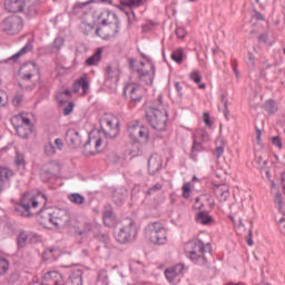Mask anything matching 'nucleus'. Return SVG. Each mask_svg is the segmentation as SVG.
Masks as SVG:
<instances>
[{
    "label": "nucleus",
    "instance_id": "20e7f679",
    "mask_svg": "<svg viewBox=\"0 0 285 285\" xmlns=\"http://www.w3.org/2000/svg\"><path fill=\"white\" fill-rule=\"evenodd\" d=\"M115 237L119 244H128L137 236V223L132 218H125L115 227Z\"/></svg>",
    "mask_w": 285,
    "mask_h": 285
},
{
    "label": "nucleus",
    "instance_id": "7ed1b4c3",
    "mask_svg": "<svg viewBox=\"0 0 285 285\" xmlns=\"http://www.w3.org/2000/svg\"><path fill=\"white\" fill-rule=\"evenodd\" d=\"M94 21L99 26H112V30L107 37H116L119 33V18L108 9L98 8L92 12Z\"/></svg>",
    "mask_w": 285,
    "mask_h": 285
},
{
    "label": "nucleus",
    "instance_id": "7c9ffc66",
    "mask_svg": "<svg viewBox=\"0 0 285 285\" xmlns=\"http://www.w3.org/2000/svg\"><path fill=\"white\" fill-rule=\"evenodd\" d=\"M10 269V262L8 258L0 256V276L7 275Z\"/></svg>",
    "mask_w": 285,
    "mask_h": 285
},
{
    "label": "nucleus",
    "instance_id": "aec40b11",
    "mask_svg": "<svg viewBox=\"0 0 285 285\" xmlns=\"http://www.w3.org/2000/svg\"><path fill=\"white\" fill-rule=\"evenodd\" d=\"M90 144H94L96 150H99L101 146V138H95V137L92 138L89 136L88 140L83 145V155H87V156L95 155V151L88 150V146H90Z\"/></svg>",
    "mask_w": 285,
    "mask_h": 285
},
{
    "label": "nucleus",
    "instance_id": "09e8293b",
    "mask_svg": "<svg viewBox=\"0 0 285 285\" xmlns=\"http://www.w3.org/2000/svg\"><path fill=\"white\" fill-rule=\"evenodd\" d=\"M18 75L23 83L32 81V77H35L31 73H23L22 71H18Z\"/></svg>",
    "mask_w": 285,
    "mask_h": 285
},
{
    "label": "nucleus",
    "instance_id": "a19ab883",
    "mask_svg": "<svg viewBox=\"0 0 285 285\" xmlns=\"http://www.w3.org/2000/svg\"><path fill=\"white\" fill-rule=\"evenodd\" d=\"M18 246L19 248H23L26 246V242H28V234L21 232L18 236Z\"/></svg>",
    "mask_w": 285,
    "mask_h": 285
},
{
    "label": "nucleus",
    "instance_id": "c9c22d12",
    "mask_svg": "<svg viewBox=\"0 0 285 285\" xmlns=\"http://www.w3.org/2000/svg\"><path fill=\"white\" fill-rule=\"evenodd\" d=\"M68 199L71 200L72 204H77L78 206H80V204H83V202H86V198L81 195V194H70L68 196Z\"/></svg>",
    "mask_w": 285,
    "mask_h": 285
},
{
    "label": "nucleus",
    "instance_id": "bb28decb",
    "mask_svg": "<svg viewBox=\"0 0 285 285\" xmlns=\"http://www.w3.org/2000/svg\"><path fill=\"white\" fill-rule=\"evenodd\" d=\"M70 281H71V284H73V285H81V284H83V272H81L80 269L75 271L70 275Z\"/></svg>",
    "mask_w": 285,
    "mask_h": 285
},
{
    "label": "nucleus",
    "instance_id": "680f3d73",
    "mask_svg": "<svg viewBox=\"0 0 285 285\" xmlns=\"http://www.w3.org/2000/svg\"><path fill=\"white\" fill-rule=\"evenodd\" d=\"M8 104V94L0 91V106H6Z\"/></svg>",
    "mask_w": 285,
    "mask_h": 285
},
{
    "label": "nucleus",
    "instance_id": "ddd939ff",
    "mask_svg": "<svg viewBox=\"0 0 285 285\" xmlns=\"http://www.w3.org/2000/svg\"><path fill=\"white\" fill-rule=\"evenodd\" d=\"M26 8V0H6L4 1V10L7 12L17 13L23 12Z\"/></svg>",
    "mask_w": 285,
    "mask_h": 285
},
{
    "label": "nucleus",
    "instance_id": "6e6552de",
    "mask_svg": "<svg viewBox=\"0 0 285 285\" xmlns=\"http://www.w3.org/2000/svg\"><path fill=\"white\" fill-rule=\"evenodd\" d=\"M100 130L104 132L105 137L109 139H115L119 135V120L112 115H105L99 120Z\"/></svg>",
    "mask_w": 285,
    "mask_h": 285
},
{
    "label": "nucleus",
    "instance_id": "4468645a",
    "mask_svg": "<svg viewBox=\"0 0 285 285\" xmlns=\"http://www.w3.org/2000/svg\"><path fill=\"white\" fill-rule=\"evenodd\" d=\"M138 78L144 81L146 86H153L155 79V66L151 65L150 70L137 69Z\"/></svg>",
    "mask_w": 285,
    "mask_h": 285
},
{
    "label": "nucleus",
    "instance_id": "a878e982",
    "mask_svg": "<svg viewBox=\"0 0 285 285\" xmlns=\"http://www.w3.org/2000/svg\"><path fill=\"white\" fill-rule=\"evenodd\" d=\"M14 175L12 169L8 167H0V183L10 181V178Z\"/></svg>",
    "mask_w": 285,
    "mask_h": 285
},
{
    "label": "nucleus",
    "instance_id": "6e6d98bb",
    "mask_svg": "<svg viewBox=\"0 0 285 285\" xmlns=\"http://www.w3.org/2000/svg\"><path fill=\"white\" fill-rule=\"evenodd\" d=\"M106 75L107 79H115V75L117 77V71L112 70L111 66H107Z\"/></svg>",
    "mask_w": 285,
    "mask_h": 285
},
{
    "label": "nucleus",
    "instance_id": "5701e85b",
    "mask_svg": "<svg viewBox=\"0 0 285 285\" xmlns=\"http://www.w3.org/2000/svg\"><path fill=\"white\" fill-rule=\"evenodd\" d=\"M32 51V43L28 42L22 49H20L16 55H13L11 58L8 59V61H19V57H22V55H28V52Z\"/></svg>",
    "mask_w": 285,
    "mask_h": 285
},
{
    "label": "nucleus",
    "instance_id": "9b49d317",
    "mask_svg": "<svg viewBox=\"0 0 285 285\" xmlns=\"http://www.w3.org/2000/svg\"><path fill=\"white\" fill-rule=\"evenodd\" d=\"M213 191L219 202H228L230 189L227 184H214Z\"/></svg>",
    "mask_w": 285,
    "mask_h": 285
},
{
    "label": "nucleus",
    "instance_id": "338daca9",
    "mask_svg": "<svg viewBox=\"0 0 285 285\" xmlns=\"http://www.w3.org/2000/svg\"><path fill=\"white\" fill-rule=\"evenodd\" d=\"M55 145L57 146L58 150H63V140H61V138H57L55 140Z\"/></svg>",
    "mask_w": 285,
    "mask_h": 285
},
{
    "label": "nucleus",
    "instance_id": "6ab92c4d",
    "mask_svg": "<svg viewBox=\"0 0 285 285\" xmlns=\"http://www.w3.org/2000/svg\"><path fill=\"white\" fill-rule=\"evenodd\" d=\"M138 89L137 87H135V85H127L124 88V96L126 97V95L129 94V97L131 99V101H135V104L141 101V95L137 94Z\"/></svg>",
    "mask_w": 285,
    "mask_h": 285
},
{
    "label": "nucleus",
    "instance_id": "79ce46f5",
    "mask_svg": "<svg viewBox=\"0 0 285 285\" xmlns=\"http://www.w3.org/2000/svg\"><path fill=\"white\" fill-rule=\"evenodd\" d=\"M14 164L16 166H21L22 168H26V158L19 151L16 154Z\"/></svg>",
    "mask_w": 285,
    "mask_h": 285
},
{
    "label": "nucleus",
    "instance_id": "f3484780",
    "mask_svg": "<svg viewBox=\"0 0 285 285\" xmlns=\"http://www.w3.org/2000/svg\"><path fill=\"white\" fill-rule=\"evenodd\" d=\"M181 273H184V264L181 263L165 269V276L170 283L175 282V279L178 277V275H181Z\"/></svg>",
    "mask_w": 285,
    "mask_h": 285
},
{
    "label": "nucleus",
    "instance_id": "3c124183",
    "mask_svg": "<svg viewBox=\"0 0 285 285\" xmlns=\"http://www.w3.org/2000/svg\"><path fill=\"white\" fill-rule=\"evenodd\" d=\"M189 78L194 83H202V75H199V71H193L189 75Z\"/></svg>",
    "mask_w": 285,
    "mask_h": 285
},
{
    "label": "nucleus",
    "instance_id": "5fc2aeb1",
    "mask_svg": "<svg viewBox=\"0 0 285 285\" xmlns=\"http://www.w3.org/2000/svg\"><path fill=\"white\" fill-rule=\"evenodd\" d=\"M248 68H250V70H255V56H253L252 52L248 53V62H247Z\"/></svg>",
    "mask_w": 285,
    "mask_h": 285
},
{
    "label": "nucleus",
    "instance_id": "603ef678",
    "mask_svg": "<svg viewBox=\"0 0 285 285\" xmlns=\"http://www.w3.org/2000/svg\"><path fill=\"white\" fill-rule=\"evenodd\" d=\"M175 35L178 37V39H186V35L188 33L184 27H178L175 30Z\"/></svg>",
    "mask_w": 285,
    "mask_h": 285
},
{
    "label": "nucleus",
    "instance_id": "4d7b16f0",
    "mask_svg": "<svg viewBox=\"0 0 285 285\" xmlns=\"http://www.w3.org/2000/svg\"><path fill=\"white\" fill-rule=\"evenodd\" d=\"M272 144L273 146H276L277 148L282 149L283 145H282V138H279V136H275L272 138Z\"/></svg>",
    "mask_w": 285,
    "mask_h": 285
},
{
    "label": "nucleus",
    "instance_id": "e433bc0d",
    "mask_svg": "<svg viewBox=\"0 0 285 285\" xmlns=\"http://www.w3.org/2000/svg\"><path fill=\"white\" fill-rule=\"evenodd\" d=\"M24 14L26 17H28V19H32L37 17L38 14L37 4H30L29 7H27V9L24 10Z\"/></svg>",
    "mask_w": 285,
    "mask_h": 285
},
{
    "label": "nucleus",
    "instance_id": "13d9d810",
    "mask_svg": "<svg viewBox=\"0 0 285 285\" xmlns=\"http://www.w3.org/2000/svg\"><path fill=\"white\" fill-rule=\"evenodd\" d=\"M72 108H75V102L70 101L67 107L63 109L65 117H68L72 112Z\"/></svg>",
    "mask_w": 285,
    "mask_h": 285
},
{
    "label": "nucleus",
    "instance_id": "bf43d9fd",
    "mask_svg": "<svg viewBox=\"0 0 285 285\" xmlns=\"http://www.w3.org/2000/svg\"><path fill=\"white\" fill-rule=\"evenodd\" d=\"M20 126H29V127H35V125L32 124V121H30L29 118H26L23 116H20Z\"/></svg>",
    "mask_w": 285,
    "mask_h": 285
},
{
    "label": "nucleus",
    "instance_id": "393cba45",
    "mask_svg": "<svg viewBox=\"0 0 285 285\" xmlns=\"http://www.w3.org/2000/svg\"><path fill=\"white\" fill-rule=\"evenodd\" d=\"M277 72V66L275 65H266L265 68L261 69V77L266 79L267 77H273Z\"/></svg>",
    "mask_w": 285,
    "mask_h": 285
},
{
    "label": "nucleus",
    "instance_id": "412c9836",
    "mask_svg": "<svg viewBox=\"0 0 285 285\" xmlns=\"http://www.w3.org/2000/svg\"><path fill=\"white\" fill-rule=\"evenodd\" d=\"M17 135L21 137V139H28L32 132H35V127L26 126V125H17L16 126Z\"/></svg>",
    "mask_w": 285,
    "mask_h": 285
},
{
    "label": "nucleus",
    "instance_id": "69168bd1",
    "mask_svg": "<svg viewBox=\"0 0 285 285\" xmlns=\"http://www.w3.org/2000/svg\"><path fill=\"white\" fill-rule=\"evenodd\" d=\"M23 101V97L22 96H16L13 99H12V104L13 106H20L21 102Z\"/></svg>",
    "mask_w": 285,
    "mask_h": 285
},
{
    "label": "nucleus",
    "instance_id": "052dcab7",
    "mask_svg": "<svg viewBox=\"0 0 285 285\" xmlns=\"http://www.w3.org/2000/svg\"><path fill=\"white\" fill-rule=\"evenodd\" d=\"M161 184L158 183L147 190V195H153V193H157V190H161Z\"/></svg>",
    "mask_w": 285,
    "mask_h": 285
},
{
    "label": "nucleus",
    "instance_id": "49530a36",
    "mask_svg": "<svg viewBox=\"0 0 285 285\" xmlns=\"http://www.w3.org/2000/svg\"><path fill=\"white\" fill-rule=\"evenodd\" d=\"M275 204L278 206V213H282V208L284 206V202L282 200V194L277 191L274 197Z\"/></svg>",
    "mask_w": 285,
    "mask_h": 285
},
{
    "label": "nucleus",
    "instance_id": "2eb2a0df",
    "mask_svg": "<svg viewBox=\"0 0 285 285\" xmlns=\"http://www.w3.org/2000/svg\"><path fill=\"white\" fill-rule=\"evenodd\" d=\"M161 170V157L159 155H151L148 159L149 175H157Z\"/></svg>",
    "mask_w": 285,
    "mask_h": 285
},
{
    "label": "nucleus",
    "instance_id": "58836bf2",
    "mask_svg": "<svg viewBox=\"0 0 285 285\" xmlns=\"http://www.w3.org/2000/svg\"><path fill=\"white\" fill-rule=\"evenodd\" d=\"M78 83L80 88L82 89V95H88V90H90V82L86 78H79Z\"/></svg>",
    "mask_w": 285,
    "mask_h": 285
},
{
    "label": "nucleus",
    "instance_id": "72a5a7b5",
    "mask_svg": "<svg viewBox=\"0 0 285 285\" xmlns=\"http://www.w3.org/2000/svg\"><path fill=\"white\" fill-rule=\"evenodd\" d=\"M90 3H95V0L76 3L72 8V14H75V16L79 14V12H81V10H83V8H86V6H90Z\"/></svg>",
    "mask_w": 285,
    "mask_h": 285
},
{
    "label": "nucleus",
    "instance_id": "f03ea898",
    "mask_svg": "<svg viewBox=\"0 0 285 285\" xmlns=\"http://www.w3.org/2000/svg\"><path fill=\"white\" fill-rule=\"evenodd\" d=\"M186 249L189 255V259H191L194 264H197L198 266H206L208 259L206 258L205 253H210L213 247L210 246V243L204 245L202 240H189L186 244Z\"/></svg>",
    "mask_w": 285,
    "mask_h": 285
},
{
    "label": "nucleus",
    "instance_id": "9d476101",
    "mask_svg": "<svg viewBox=\"0 0 285 285\" xmlns=\"http://www.w3.org/2000/svg\"><path fill=\"white\" fill-rule=\"evenodd\" d=\"M71 219L72 216H70V212L68 209H59L53 213V226H56V228H59V226H70Z\"/></svg>",
    "mask_w": 285,
    "mask_h": 285
},
{
    "label": "nucleus",
    "instance_id": "a18cd8bd",
    "mask_svg": "<svg viewBox=\"0 0 285 285\" xmlns=\"http://www.w3.org/2000/svg\"><path fill=\"white\" fill-rule=\"evenodd\" d=\"M95 239L101 242L102 244H108V239H110V235L98 233L95 235Z\"/></svg>",
    "mask_w": 285,
    "mask_h": 285
},
{
    "label": "nucleus",
    "instance_id": "c85d7f7f",
    "mask_svg": "<svg viewBox=\"0 0 285 285\" xmlns=\"http://www.w3.org/2000/svg\"><path fill=\"white\" fill-rule=\"evenodd\" d=\"M263 108L266 110V112H268V115H275V112H277V102H275L273 99L267 100L263 105Z\"/></svg>",
    "mask_w": 285,
    "mask_h": 285
},
{
    "label": "nucleus",
    "instance_id": "a211bd4d",
    "mask_svg": "<svg viewBox=\"0 0 285 285\" xmlns=\"http://www.w3.org/2000/svg\"><path fill=\"white\" fill-rule=\"evenodd\" d=\"M19 72H23L24 75H31L33 77H38L39 79V66L36 62H26L19 69Z\"/></svg>",
    "mask_w": 285,
    "mask_h": 285
},
{
    "label": "nucleus",
    "instance_id": "dca6fc26",
    "mask_svg": "<svg viewBox=\"0 0 285 285\" xmlns=\"http://www.w3.org/2000/svg\"><path fill=\"white\" fill-rule=\"evenodd\" d=\"M36 215L41 226L46 227L48 224H53L55 222L53 213H50L48 209H40Z\"/></svg>",
    "mask_w": 285,
    "mask_h": 285
},
{
    "label": "nucleus",
    "instance_id": "e2e57ef3",
    "mask_svg": "<svg viewBox=\"0 0 285 285\" xmlns=\"http://www.w3.org/2000/svg\"><path fill=\"white\" fill-rule=\"evenodd\" d=\"M98 279H101V282H107L108 281V274L105 269H101L98 273Z\"/></svg>",
    "mask_w": 285,
    "mask_h": 285
},
{
    "label": "nucleus",
    "instance_id": "39448f33",
    "mask_svg": "<svg viewBox=\"0 0 285 285\" xmlns=\"http://www.w3.org/2000/svg\"><path fill=\"white\" fill-rule=\"evenodd\" d=\"M146 119L154 130L164 132L168 126V111L166 109L161 111L159 108L149 107L146 111Z\"/></svg>",
    "mask_w": 285,
    "mask_h": 285
},
{
    "label": "nucleus",
    "instance_id": "4c0bfd02",
    "mask_svg": "<svg viewBox=\"0 0 285 285\" xmlns=\"http://www.w3.org/2000/svg\"><path fill=\"white\" fill-rule=\"evenodd\" d=\"M148 0H127L122 2V6H127L128 8H139V6H144Z\"/></svg>",
    "mask_w": 285,
    "mask_h": 285
},
{
    "label": "nucleus",
    "instance_id": "0eeeda50",
    "mask_svg": "<svg viewBox=\"0 0 285 285\" xmlns=\"http://www.w3.org/2000/svg\"><path fill=\"white\" fill-rule=\"evenodd\" d=\"M39 207V202L35 196L30 197V194H23L18 204L14 206V210L19 217H32L37 215V212L32 210L33 208Z\"/></svg>",
    "mask_w": 285,
    "mask_h": 285
},
{
    "label": "nucleus",
    "instance_id": "c756f323",
    "mask_svg": "<svg viewBox=\"0 0 285 285\" xmlns=\"http://www.w3.org/2000/svg\"><path fill=\"white\" fill-rule=\"evenodd\" d=\"M102 219H104L105 226H110V224L115 222V213L112 212V209L105 210Z\"/></svg>",
    "mask_w": 285,
    "mask_h": 285
},
{
    "label": "nucleus",
    "instance_id": "cd10ccee",
    "mask_svg": "<svg viewBox=\"0 0 285 285\" xmlns=\"http://www.w3.org/2000/svg\"><path fill=\"white\" fill-rule=\"evenodd\" d=\"M91 230H92V224L90 223H85L82 229L79 227L75 228L76 235H79L80 237H87L88 233H91Z\"/></svg>",
    "mask_w": 285,
    "mask_h": 285
},
{
    "label": "nucleus",
    "instance_id": "774afa93",
    "mask_svg": "<svg viewBox=\"0 0 285 285\" xmlns=\"http://www.w3.org/2000/svg\"><path fill=\"white\" fill-rule=\"evenodd\" d=\"M222 155H224V146H219V147L216 148L217 159H219V157H222Z\"/></svg>",
    "mask_w": 285,
    "mask_h": 285
},
{
    "label": "nucleus",
    "instance_id": "1a4fd4ad",
    "mask_svg": "<svg viewBox=\"0 0 285 285\" xmlns=\"http://www.w3.org/2000/svg\"><path fill=\"white\" fill-rule=\"evenodd\" d=\"M0 28L2 32H6V35H19V31L23 30V19L19 16L7 17L1 22Z\"/></svg>",
    "mask_w": 285,
    "mask_h": 285
},
{
    "label": "nucleus",
    "instance_id": "f704fd0d",
    "mask_svg": "<svg viewBox=\"0 0 285 285\" xmlns=\"http://www.w3.org/2000/svg\"><path fill=\"white\" fill-rule=\"evenodd\" d=\"M171 59L176 63H183L184 62V49L179 48L171 53Z\"/></svg>",
    "mask_w": 285,
    "mask_h": 285
},
{
    "label": "nucleus",
    "instance_id": "423d86ee",
    "mask_svg": "<svg viewBox=\"0 0 285 285\" xmlns=\"http://www.w3.org/2000/svg\"><path fill=\"white\" fill-rule=\"evenodd\" d=\"M145 237L156 246H161L168 242L166 227L159 222H154L147 225L145 228Z\"/></svg>",
    "mask_w": 285,
    "mask_h": 285
},
{
    "label": "nucleus",
    "instance_id": "de8ad7c7",
    "mask_svg": "<svg viewBox=\"0 0 285 285\" xmlns=\"http://www.w3.org/2000/svg\"><path fill=\"white\" fill-rule=\"evenodd\" d=\"M190 193H191L190 183H185L183 185V197H184V199H188L190 197Z\"/></svg>",
    "mask_w": 285,
    "mask_h": 285
},
{
    "label": "nucleus",
    "instance_id": "0e129e2a",
    "mask_svg": "<svg viewBox=\"0 0 285 285\" xmlns=\"http://www.w3.org/2000/svg\"><path fill=\"white\" fill-rule=\"evenodd\" d=\"M112 199L116 204H121V202H124V196L119 197V193L114 191Z\"/></svg>",
    "mask_w": 285,
    "mask_h": 285
},
{
    "label": "nucleus",
    "instance_id": "f257e3e1",
    "mask_svg": "<svg viewBox=\"0 0 285 285\" xmlns=\"http://www.w3.org/2000/svg\"><path fill=\"white\" fill-rule=\"evenodd\" d=\"M128 135L132 141V149L129 155L131 157H139L142 155L141 145L148 144L150 139V134L148 132V128L140 127L139 125L129 124L127 127Z\"/></svg>",
    "mask_w": 285,
    "mask_h": 285
},
{
    "label": "nucleus",
    "instance_id": "37998d69",
    "mask_svg": "<svg viewBox=\"0 0 285 285\" xmlns=\"http://www.w3.org/2000/svg\"><path fill=\"white\" fill-rule=\"evenodd\" d=\"M55 253H57V249H55V248L45 249V252L42 253V259L45 262H48L49 257H55Z\"/></svg>",
    "mask_w": 285,
    "mask_h": 285
},
{
    "label": "nucleus",
    "instance_id": "ea45409f",
    "mask_svg": "<svg viewBox=\"0 0 285 285\" xmlns=\"http://www.w3.org/2000/svg\"><path fill=\"white\" fill-rule=\"evenodd\" d=\"M40 177L42 181H49V179H52V177H55V174L48 169H42L40 171Z\"/></svg>",
    "mask_w": 285,
    "mask_h": 285
},
{
    "label": "nucleus",
    "instance_id": "473e14b6",
    "mask_svg": "<svg viewBox=\"0 0 285 285\" xmlns=\"http://www.w3.org/2000/svg\"><path fill=\"white\" fill-rule=\"evenodd\" d=\"M202 150H204L202 142H198L197 138H194V144L191 147V159H197V153H202Z\"/></svg>",
    "mask_w": 285,
    "mask_h": 285
},
{
    "label": "nucleus",
    "instance_id": "864d4df0",
    "mask_svg": "<svg viewBox=\"0 0 285 285\" xmlns=\"http://www.w3.org/2000/svg\"><path fill=\"white\" fill-rule=\"evenodd\" d=\"M203 121L207 126V128H213V121L210 120V114L204 112L203 114Z\"/></svg>",
    "mask_w": 285,
    "mask_h": 285
},
{
    "label": "nucleus",
    "instance_id": "4be33fe9",
    "mask_svg": "<svg viewBox=\"0 0 285 285\" xmlns=\"http://www.w3.org/2000/svg\"><path fill=\"white\" fill-rule=\"evenodd\" d=\"M196 222L197 224H203L204 226H210V224H213V222H215V219H213V217L210 215H208L205 212H199L196 215Z\"/></svg>",
    "mask_w": 285,
    "mask_h": 285
},
{
    "label": "nucleus",
    "instance_id": "2f4dec72",
    "mask_svg": "<svg viewBox=\"0 0 285 285\" xmlns=\"http://www.w3.org/2000/svg\"><path fill=\"white\" fill-rule=\"evenodd\" d=\"M194 139H202V141H210V135L205 129H198L194 134Z\"/></svg>",
    "mask_w": 285,
    "mask_h": 285
},
{
    "label": "nucleus",
    "instance_id": "c03bdc74",
    "mask_svg": "<svg viewBox=\"0 0 285 285\" xmlns=\"http://www.w3.org/2000/svg\"><path fill=\"white\" fill-rule=\"evenodd\" d=\"M63 38L58 37L55 39L53 43H52V48L55 50H57V52H59L61 50V48H63Z\"/></svg>",
    "mask_w": 285,
    "mask_h": 285
},
{
    "label": "nucleus",
    "instance_id": "b1692460",
    "mask_svg": "<svg viewBox=\"0 0 285 285\" xmlns=\"http://www.w3.org/2000/svg\"><path fill=\"white\" fill-rule=\"evenodd\" d=\"M101 48H98L92 56L87 58L85 61L86 66H97L101 61Z\"/></svg>",
    "mask_w": 285,
    "mask_h": 285
},
{
    "label": "nucleus",
    "instance_id": "8fccbe9b",
    "mask_svg": "<svg viewBox=\"0 0 285 285\" xmlns=\"http://www.w3.org/2000/svg\"><path fill=\"white\" fill-rule=\"evenodd\" d=\"M45 153L48 155V157H52L55 155L56 149H55V144L49 142L45 146Z\"/></svg>",
    "mask_w": 285,
    "mask_h": 285
},
{
    "label": "nucleus",
    "instance_id": "f8f14e48",
    "mask_svg": "<svg viewBox=\"0 0 285 285\" xmlns=\"http://www.w3.org/2000/svg\"><path fill=\"white\" fill-rule=\"evenodd\" d=\"M66 142L69 148H79L81 146V135L77 129H68L66 132Z\"/></svg>",
    "mask_w": 285,
    "mask_h": 285
}]
</instances>
